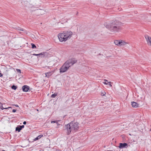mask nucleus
I'll return each instance as SVG.
<instances>
[{
  "mask_svg": "<svg viewBox=\"0 0 151 151\" xmlns=\"http://www.w3.org/2000/svg\"><path fill=\"white\" fill-rule=\"evenodd\" d=\"M114 43L116 45H117L119 47H121V40H114Z\"/></svg>",
  "mask_w": 151,
  "mask_h": 151,
  "instance_id": "nucleus-8",
  "label": "nucleus"
},
{
  "mask_svg": "<svg viewBox=\"0 0 151 151\" xmlns=\"http://www.w3.org/2000/svg\"><path fill=\"white\" fill-rule=\"evenodd\" d=\"M57 94H56L55 93H54L52 95H51V97L52 98H55Z\"/></svg>",
  "mask_w": 151,
  "mask_h": 151,
  "instance_id": "nucleus-17",
  "label": "nucleus"
},
{
  "mask_svg": "<svg viewBox=\"0 0 151 151\" xmlns=\"http://www.w3.org/2000/svg\"><path fill=\"white\" fill-rule=\"evenodd\" d=\"M42 136H43L42 135H39L37 137L35 138L34 139V140H36L40 139L41 137H42Z\"/></svg>",
  "mask_w": 151,
  "mask_h": 151,
  "instance_id": "nucleus-13",
  "label": "nucleus"
},
{
  "mask_svg": "<svg viewBox=\"0 0 151 151\" xmlns=\"http://www.w3.org/2000/svg\"><path fill=\"white\" fill-rule=\"evenodd\" d=\"M105 94H106V92H103L102 93L101 95L102 96H104V95H105Z\"/></svg>",
  "mask_w": 151,
  "mask_h": 151,
  "instance_id": "nucleus-25",
  "label": "nucleus"
},
{
  "mask_svg": "<svg viewBox=\"0 0 151 151\" xmlns=\"http://www.w3.org/2000/svg\"><path fill=\"white\" fill-rule=\"evenodd\" d=\"M45 76L47 77H49L52 75L51 72H48L45 73Z\"/></svg>",
  "mask_w": 151,
  "mask_h": 151,
  "instance_id": "nucleus-12",
  "label": "nucleus"
},
{
  "mask_svg": "<svg viewBox=\"0 0 151 151\" xmlns=\"http://www.w3.org/2000/svg\"><path fill=\"white\" fill-rule=\"evenodd\" d=\"M121 24L116 21H112L110 22H105L104 24L105 27L110 32L114 34L119 32L121 29Z\"/></svg>",
  "mask_w": 151,
  "mask_h": 151,
  "instance_id": "nucleus-1",
  "label": "nucleus"
},
{
  "mask_svg": "<svg viewBox=\"0 0 151 151\" xmlns=\"http://www.w3.org/2000/svg\"><path fill=\"white\" fill-rule=\"evenodd\" d=\"M16 111V110L14 109L12 110V112H15Z\"/></svg>",
  "mask_w": 151,
  "mask_h": 151,
  "instance_id": "nucleus-28",
  "label": "nucleus"
},
{
  "mask_svg": "<svg viewBox=\"0 0 151 151\" xmlns=\"http://www.w3.org/2000/svg\"><path fill=\"white\" fill-rule=\"evenodd\" d=\"M21 130V129L19 128V127H17L16 128V130L18 132H20V130Z\"/></svg>",
  "mask_w": 151,
  "mask_h": 151,
  "instance_id": "nucleus-14",
  "label": "nucleus"
},
{
  "mask_svg": "<svg viewBox=\"0 0 151 151\" xmlns=\"http://www.w3.org/2000/svg\"><path fill=\"white\" fill-rule=\"evenodd\" d=\"M56 123L57 126L58 125H60V124L58 123V122L57 121H52L51 123Z\"/></svg>",
  "mask_w": 151,
  "mask_h": 151,
  "instance_id": "nucleus-16",
  "label": "nucleus"
},
{
  "mask_svg": "<svg viewBox=\"0 0 151 151\" xmlns=\"http://www.w3.org/2000/svg\"><path fill=\"white\" fill-rule=\"evenodd\" d=\"M19 127V128H21V129H22V128H23L24 127V125L22 126H20Z\"/></svg>",
  "mask_w": 151,
  "mask_h": 151,
  "instance_id": "nucleus-26",
  "label": "nucleus"
},
{
  "mask_svg": "<svg viewBox=\"0 0 151 151\" xmlns=\"http://www.w3.org/2000/svg\"><path fill=\"white\" fill-rule=\"evenodd\" d=\"M12 88L14 90H16L17 89V87L14 85L12 86Z\"/></svg>",
  "mask_w": 151,
  "mask_h": 151,
  "instance_id": "nucleus-20",
  "label": "nucleus"
},
{
  "mask_svg": "<svg viewBox=\"0 0 151 151\" xmlns=\"http://www.w3.org/2000/svg\"><path fill=\"white\" fill-rule=\"evenodd\" d=\"M73 35V32L70 31L64 32L60 33L58 35V37L60 42H65L69 39Z\"/></svg>",
  "mask_w": 151,
  "mask_h": 151,
  "instance_id": "nucleus-4",
  "label": "nucleus"
},
{
  "mask_svg": "<svg viewBox=\"0 0 151 151\" xmlns=\"http://www.w3.org/2000/svg\"><path fill=\"white\" fill-rule=\"evenodd\" d=\"M32 45V48H36V46L33 44L32 43L31 44Z\"/></svg>",
  "mask_w": 151,
  "mask_h": 151,
  "instance_id": "nucleus-19",
  "label": "nucleus"
},
{
  "mask_svg": "<svg viewBox=\"0 0 151 151\" xmlns=\"http://www.w3.org/2000/svg\"><path fill=\"white\" fill-rule=\"evenodd\" d=\"M79 127L78 123L77 122L73 121L65 125L66 132L68 135L71 132L77 130Z\"/></svg>",
  "mask_w": 151,
  "mask_h": 151,
  "instance_id": "nucleus-2",
  "label": "nucleus"
},
{
  "mask_svg": "<svg viewBox=\"0 0 151 151\" xmlns=\"http://www.w3.org/2000/svg\"><path fill=\"white\" fill-rule=\"evenodd\" d=\"M129 143H130V142H129Z\"/></svg>",
  "mask_w": 151,
  "mask_h": 151,
  "instance_id": "nucleus-33",
  "label": "nucleus"
},
{
  "mask_svg": "<svg viewBox=\"0 0 151 151\" xmlns=\"http://www.w3.org/2000/svg\"><path fill=\"white\" fill-rule=\"evenodd\" d=\"M104 82H103V83L105 85H108L109 84L108 83V82L107 83H106V82H108V81L106 79H104Z\"/></svg>",
  "mask_w": 151,
  "mask_h": 151,
  "instance_id": "nucleus-15",
  "label": "nucleus"
},
{
  "mask_svg": "<svg viewBox=\"0 0 151 151\" xmlns=\"http://www.w3.org/2000/svg\"><path fill=\"white\" fill-rule=\"evenodd\" d=\"M17 29L18 30H21V31H23L24 30L22 28H20L19 27H18V28H17Z\"/></svg>",
  "mask_w": 151,
  "mask_h": 151,
  "instance_id": "nucleus-21",
  "label": "nucleus"
},
{
  "mask_svg": "<svg viewBox=\"0 0 151 151\" xmlns=\"http://www.w3.org/2000/svg\"><path fill=\"white\" fill-rule=\"evenodd\" d=\"M12 108L11 107H8V108H4L2 106L1 107V109L2 110H3L4 109H7L8 108Z\"/></svg>",
  "mask_w": 151,
  "mask_h": 151,
  "instance_id": "nucleus-18",
  "label": "nucleus"
},
{
  "mask_svg": "<svg viewBox=\"0 0 151 151\" xmlns=\"http://www.w3.org/2000/svg\"><path fill=\"white\" fill-rule=\"evenodd\" d=\"M16 70L17 71V72H18L19 73H21V70L19 69H16Z\"/></svg>",
  "mask_w": 151,
  "mask_h": 151,
  "instance_id": "nucleus-22",
  "label": "nucleus"
},
{
  "mask_svg": "<svg viewBox=\"0 0 151 151\" xmlns=\"http://www.w3.org/2000/svg\"><path fill=\"white\" fill-rule=\"evenodd\" d=\"M108 83L109 84V85L110 87H112V85L111 84V82H108Z\"/></svg>",
  "mask_w": 151,
  "mask_h": 151,
  "instance_id": "nucleus-24",
  "label": "nucleus"
},
{
  "mask_svg": "<svg viewBox=\"0 0 151 151\" xmlns=\"http://www.w3.org/2000/svg\"><path fill=\"white\" fill-rule=\"evenodd\" d=\"M2 76V74L0 72V77Z\"/></svg>",
  "mask_w": 151,
  "mask_h": 151,
  "instance_id": "nucleus-30",
  "label": "nucleus"
},
{
  "mask_svg": "<svg viewBox=\"0 0 151 151\" xmlns=\"http://www.w3.org/2000/svg\"><path fill=\"white\" fill-rule=\"evenodd\" d=\"M131 145H128L127 143H120L119 146L118 147L120 149H123L124 148H127L128 146H130Z\"/></svg>",
  "mask_w": 151,
  "mask_h": 151,
  "instance_id": "nucleus-5",
  "label": "nucleus"
},
{
  "mask_svg": "<svg viewBox=\"0 0 151 151\" xmlns=\"http://www.w3.org/2000/svg\"><path fill=\"white\" fill-rule=\"evenodd\" d=\"M40 11H41V13H42V14H44L45 12V11H44L43 10H42L41 9Z\"/></svg>",
  "mask_w": 151,
  "mask_h": 151,
  "instance_id": "nucleus-23",
  "label": "nucleus"
},
{
  "mask_svg": "<svg viewBox=\"0 0 151 151\" xmlns=\"http://www.w3.org/2000/svg\"><path fill=\"white\" fill-rule=\"evenodd\" d=\"M76 62V60L74 59H71L68 60L60 68V73H62L66 72L70 66L75 63Z\"/></svg>",
  "mask_w": 151,
  "mask_h": 151,
  "instance_id": "nucleus-3",
  "label": "nucleus"
},
{
  "mask_svg": "<svg viewBox=\"0 0 151 151\" xmlns=\"http://www.w3.org/2000/svg\"><path fill=\"white\" fill-rule=\"evenodd\" d=\"M23 124H26V121H24V122H23Z\"/></svg>",
  "mask_w": 151,
  "mask_h": 151,
  "instance_id": "nucleus-29",
  "label": "nucleus"
},
{
  "mask_svg": "<svg viewBox=\"0 0 151 151\" xmlns=\"http://www.w3.org/2000/svg\"><path fill=\"white\" fill-rule=\"evenodd\" d=\"M15 106L17 107H18V106L17 105H15Z\"/></svg>",
  "mask_w": 151,
  "mask_h": 151,
  "instance_id": "nucleus-31",
  "label": "nucleus"
},
{
  "mask_svg": "<svg viewBox=\"0 0 151 151\" xmlns=\"http://www.w3.org/2000/svg\"><path fill=\"white\" fill-rule=\"evenodd\" d=\"M33 55H35V56H39L40 55V54H33Z\"/></svg>",
  "mask_w": 151,
  "mask_h": 151,
  "instance_id": "nucleus-27",
  "label": "nucleus"
},
{
  "mask_svg": "<svg viewBox=\"0 0 151 151\" xmlns=\"http://www.w3.org/2000/svg\"><path fill=\"white\" fill-rule=\"evenodd\" d=\"M145 37L147 45L151 46V37L149 36L148 35H146Z\"/></svg>",
  "mask_w": 151,
  "mask_h": 151,
  "instance_id": "nucleus-6",
  "label": "nucleus"
},
{
  "mask_svg": "<svg viewBox=\"0 0 151 151\" xmlns=\"http://www.w3.org/2000/svg\"><path fill=\"white\" fill-rule=\"evenodd\" d=\"M22 88L23 91L27 92L29 90V87L28 86L24 85L22 87Z\"/></svg>",
  "mask_w": 151,
  "mask_h": 151,
  "instance_id": "nucleus-10",
  "label": "nucleus"
},
{
  "mask_svg": "<svg viewBox=\"0 0 151 151\" xmlns=\"http://www.w3.org/2000/svg\"><path fill=\"white\" fill-rule=\"evenodd\" d=\"M40 57H47L50 56V55L49 53L47 52H43L40 53Z\"/></svg>",
  "mask_w": 151,
  "mask_h": 151,
  "instance_id": "nucleus-7",
  "label": "nucleus"
},
{
  "mask_svg": "<svg viewBox=\"0 0 151 151\" xmlns=\"http://www.w3.org/2000/svg\"><path fill=\"white\" fill-rule=\"evenodd\" d=\"M132 106L134 108H137L138 107V104L134 101L132 102Z\"/></svg>",
  "mask_w": 151,
  "mask_h": 151,
  "instance_id": "nucleus-11",
  "label": "nucleus"
},
{
  "mask_svg": "<svg viewBox=\"0 0 151 151\" xmlns=\"http://www.w3.org/2000/svg\"><path fill=\"white\" fill-rule=\"evenodd\" d=\"M121 46H127V45L129 44V43L127 42H126L125 41L121 40Z\"/></svg>",
  "mask_w": 151,
  "mask_h": 151,
  "instance_id": "nucleus-9",
  "label": "nucleus"
},
{
  "mask_svg": "<svg viewBox=\"0 0 151 151\" xmlns=\"http://www.w3.org/2000/svg\"><path fill=\"white\" fill-rule=\"evenodd\" d=\"M2 151H6L4 150H3Z\"/></svg>",
  "mask_w": 151,
  "mask_h": 151,
  "instance_id": "nucleus-32",
  "label": "nucleus"
}]
</instances>
